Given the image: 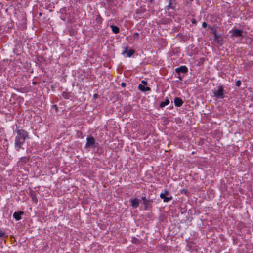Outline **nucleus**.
Listing matches in <instances>:
<instances>
[{"mask_svg":"<svg viewBox=\"0 0 253 253\" xmlns=\"http://www.w3.org/2000/svg\"><path fill=\"white\" fill-rule=\"evenodd\" d=\"M169 103V101L168 99H166L165 101H163L160 103V107L162 108L165 106L168 105Z\"/></svg>","mask_w":253,"mask_h":253,"instance_id":"13","label":"nucleus"},{"mask_svg":"<svg viewBox=\"0 0 253 253\" xmlns=\"http://www.w3.org/2000/svg\"><path fill=\"white\" fill-rule=\"evenodd\" d=\"M207 26V24L206 22H203L202 23V27L204 28H206Z\"/></svg>","mask_w":253,"mask_h":253,"instance_id":"24","label":"nucleus"},{"mask_svg":"<svg viewBox=\"0 0 253 253\" xmlns=\"http://www.w3.org/2000/svg\"><path fill=\"white\" fill-rule=\"evenodd\" d=\"M140 200L137 198L132 199L130 200V202L133 208H136L138 207L139 205Z\"/></svg>","mask_w":253,"mask_h":253,"instance_id":"5","label":"nucleus"},{"mask_svg":"<svg viewBox=\"0 0 253 253\" xmlns=\"http://www.w3.org/2000/svg\"><path fill=\"white\" fill-rule=\"evenodd\" d=\"M24 214L23 211L15 212L13 213V217L16 220L18 221L21 219V215Z\"/></svg>","mask_w":253,"mask_h":253,"instance_id":"9","label":"nucleus"},{"mask_svg":"<svg viewBox=\"0 0 253 253\" xmlns=\"http://www.w3.org/2000/svg\"><path fill=\"white\" fill-rule=\"evenodd\" d=\"M128 47L126 46L125 47V50L123 52V54L125 53L126 52H127V56L128 57H131L134 53H135V50L132 49H129L128 51H127Z\"/></svg>","mask_w":253,"mask_h":253,"instance_id":"8","label":"nucleus"},{"mask_svg":"<svg viewBox=\"0 0 253 253\" xmlns=\"http://www.w3.org/2000/svg\"><path fill=\"white\" fill-rule=\"evenodd\" d=\"M178 78H179V79L180 80H182V78H181V77L179 76V77H178Z\"/></svg>","mask_w":253,"mask_h":253,"instance_id":"32","label":"nucleus"},{"mask_svg":"<svg viewBox=\"0 0 253 253\" xmlns=\"http://www.w3.org/2000/svg\"><path fill=\"white\" fill-rule=\"evenodd\" d=\"M225 90L223 87L221 85H219L217 87V89L215 90L213 93L214 96L217 98L223 99L224 98V94Z\"/></svg>","mask_w":253,"mask_h":253,"instance_id":"2","label":"nucleus"},{"mask_svg":"<svg viewBox=\"0 0 253 253\" xmlns=\"http://www.w3.org/2000/svg\"><path fill=\"white\" fill-rule=\"evenodd\" d=\"M31 199H32V200L35 202V203H37V201H38V199L36 197V194L34 193V192H32L31 193Z\"/></svg>","mask_w":253,"mask_h":253,"instance_id":"14","label":"nucleus"},{"mask_svg":"<svg viewBox=\"0 0 253 253\" xmlns=\"http://www.w3.org/2000/svg\"><path fill=\"white\" fill-rule=\"evenodd\" d=\"M160 197L161 199H163L164 202H168L172 199V197H167L163 193H161L160 195Z\"/></svg>","mask_w":253,"mask_h":253,"instance_id":"10","label":"nucleus"},{"mask_svg":"<svg viewBox=\"0 0 253 253\" xmlns=\"http://www.w3.org/2000/svg\"><path fill=\"white\" fill-rule=\"evenodd\" d=\"M97 96H98V95H97V94H95L94 95V98H96V97H97Z\"/></svg>","mask_w":253,"mask_h":253,"instance_id":"31","label":"nucleus"},{"mask_svg":"<svg viewBox=\"0 0 253 253\" xmlns=\"http://www.w3.org/2000/svg\"><path fill=\"white\" fill-rule=\"evenodd\" d=\"M191 22H192V23H193V24H196V22H196V20L195 19H194V18L192 19V20H191Z\"/></svg>","mask_w":253,"mask_h":253,"instance_id":"28","label":"nucleus"},{"mask_svg":"<svg viewBox=\"0 0 253 253\" xmlns=\"http://www.w3.org/2000/svg\"><path fill=\"white\" fill-rule=\"evenodd\" d=\"M175 72L180 74L181 73H185L188 72L187 68L185 66H181L175 69Z\"/></svg>","mask_w":253,"mask_h":253,"instance_id":"6","label":"nucleus"},{"mask_svg":"<svg viewBox=\"0 0 253 253\" xmlns=\"http://www.w3.org/2000/svg\"><path fill=\"white\" fill-rule=\"evenodd\" d=\"M138 88L141 91H145V87L142 84L139 85Z\"/></svg>","mask_w":253,"mask_h":253,"instance_id":"19","label":"nucleus"},{"mask_svg":"<svg viewBox=\"0 0 253 253\" xmlns=\"http://www.w3.org/2000/svg\"><path fill=\"white\" fill-rule=\"evenodd\" d=\"M126 84L125 83H122L121 84V86H123V87H125L126 86Z\"/></svg>","mask_w":253,"mask_h":253,"instance_id":"30","label":"nucleus"},{"mask_svg":"<svg viewBox=\"0 0 253 253\" xmlns=\"http://www.w3.org/2000/svg\"><path fill=\"white\" fill-rule=\"evenodd\" d=\"M139 34L138 33H135L134 34H133V37L134 38H136L137 39H138V37H139Z\"/></svg>","mask_w":253,"mask_h":253,"instance_id":"22","label":"nucleus"},{"mask_svg":"<svg viewBox=\"0 0 253 253\" xmlns=\"http://www.w3.org/2000/svg\"><path fill=\"white\" fill-rule=\"evenodd\" d=\"M131 242L133 243L137 244V243H140V240L138 239H137V238H136L135 237H133L132 238Z\"/></svg>","mask_w":253,"mask_h":253,"instance_id":"17","label":"nucleus"},{"mask_svg":"<svg viewBox=\"0 0 253 253\" xmlns=\"http://www.w3.org/2000/svg\"><path fill=\"white\" fill-rule=\"evenodd\" d=\"M16 131L17 133V136L15 138V147L17 151H19L23 144L25 143L26 138H28V134L23 129H16Z\"/></svg>","mask_w":253,"mask_h":253,"instance_id":"1","label":"nucleus"},{"mask_svg":"<svg viewBox=\"0 0 253 253\" xmlns=\"http://www.w3.org/2000/svg\"><path fill=\"white\" fill-rule=\"evenodd\" d=\"M141 82L144 85H146L147 84V82L146 81L143 80Z\"/></svg>","mask_w":253,"mask_h":253,"instance_id":"27","label":"nucleus"},{"mask_svg":"<svg viewBox=\"0 0 253 253\" xmlns=\"http://www.w3.org/2000/svg\"><path fill=\"white\" fill-rule=\"evenodd\" d=\"M142 199L143 200V201H144V203L146 201H147V200H148V199H146V197H143L142 198Z\"/></svg>","mask_w":253,"mask_h":253,"instance_id":"29","label":"nucleus"},{"mask_svg":"<svg viewBox=\"0 0 253 253\" xmlns=\"http://www.w3.org/2000/svg\"><path fill=\"white\" fill-rule=\"evenodd\" d=\"M174 104L177 107H180L183 103L182 100L179 97H175L174 99Z\"/></svg>","mask_w":253,"mask_h":253,"instance_id":"7","label":"nucleus"},{"mask_svg":"<svg viewBox=\"0 0 253 253\" xmlns=\"http://www.w3.org/2000/svg\"><path fill=\"white\" fill-rule=\"evenodd\" d=\"M62 96L65 99H69V97H70V93L66 92H63L62 93Z\"/></svg>","mask_w":253,"mask_h":253,"instance_id":"16","label":"nucleus"},{"mask_svg":"<svg viewBox=\"0 0 253 253\" xmlns=\"http://www.w3.org/2000/svg\"><path fill=\"white\" fill-rule=\"evenodd\" d=\"M153 202V200L151 199H148L147 201L144 203L146 208H147L149 206H150L152 203Z\"/></svg>","mask_w":253,"mask_h":253,"instance_id":"15","label":"nucleus"},{"mask_svg":"<svg viewBox=\"0 0 253 253\" xmlns=\"http://www.w3.org/2000/svg\"><path fill=\"white\" fill-rule=\"evenodd\" d=\"M53 107L55 109V110H56V112L58 111V107H57V106L56 105H53Z\"/></svg>","mask_w":253,"mask_h":253,"instance_id":"25","label":"nucleus"},{"mask_svg":"<svg viewBox=\"0 0 253 253\" xmlns=\"http://www.w3.org/2000/svg\"><path fill=\"white\" fill-rule=\"evenodd\" d=\"M133 253V252H129V253Z\"/></svg>","mask_w":253,"mask_h":253,"instance_id":"33","label":"nucleus"},{"mask_svg":"<svg viewBox=\"0 0 253 253\" xmlns=\"http://www.w3.org/2000/svg\"><path fill=\"white\" fill-rule=\"evenodd\" d=\"M243 31L240 29H235L232 32V36L235 37H243Z\"/></svg>","mask_w":253,"mask_h":253,"instance_id":"4","label":"nucleus"},{"mask_svg":"<svg viewBox=\"0 0 253 253\" xmlns=\"http://www.w3.org/2000/svg\"><path fill=\"white\" fill-rule=\"evenodd\" d=\"M29 161V158L28 157H23L20 159V162L22 164H26Z\"/></svg>","mask_w":253,"mask_h":253,"instance_id":"12","label":"nucleus"},{"mask_svg":"<svg viewBox=\"0 0 253 253\" xmlns=\"http://www.w3.org/2000/svg\"><path fill=\"white\" fill-rule=\"evenodd\" d=\"M95 144V140L94 137L92 136L88 137L87 138V141L85 144L86 148L95 147V146L94 145Z\"/></svg>","mask_w":253,"mask_h":253,"instance_id":"3","label":"nucleus"},{"mask_svg":"<svg viewBox=\"0 0 253 253\" xmlns=\"http://www.w3.org/2000/svg\"><path fill=\"white\" fill-rule=\"evenodd\" d=\"M241 85V82L240 80H238L236 82V85L237 86L239 87V86H240Z\"/></svg>","mask_w":253,"mask_h":253,"instance_id":"21","label":"nucleus"},{"mask_svg":"<svg viewBox=\"0 0 253 253\" xmlns=\"http://www.w3.org/2000/svg\"><path fill=\"white\" fill-rule=\"evenodd\" d=\"M110 27H111L112 31L115 34H118V33H119L120 29L118 27L115 26V25H111Z\"/></svg>","mask_w":253,"mask_h":253,"instance_id":"11","label":"nucleus"},{"mask_svg":"<svg viewBox=\"0 0 253 253\" xmlns=\"http://www.w3.org/2000/svg\"><path fill=\"white\" fill-rule=\"evenodd\" d=\"M5 236V233L4 232L0 230V237H4Z\"/></svg>","mask_w":253,"mask_h":253,"instance_id":"20","label":"nucleus"},{"mask_svg":"<svg viewBox=\"0 0 253 253\" xmlns=\"http://www.w3.org/2000/svg\"><path fill=\"white\" fill-rule=\"evenodd\" d=\"M151 90V88L149 87H145V91H149Z\"/></svg>","mask_w":253,"mask_h":253,"instance_id":"26","label":"nucleus"},{"mask_svg":"<svg viewBox=\"0 0 253 253\" xmlns=\"http://www.w3.org/2000/svg\"><path fill=\"white\" fill-rule=\"evenodd\" d=\"M213 34H214V36L215 40H217V41L218 42H219V37H218V36L216 34V30H214Z\"/></svg>","mask_w":253,"mask_h":253,"instance_id":"18","label":"nucleus"},{"mask_svg":"<svg viewBox=\"0 0 253 253\" xmlns=\"http://www.w3.org/2000/svg\"><path fill=\"white\" fill-rule=\"evenodd\" d=\"M163 194H164L165 196H167V195H169V191H168L167 190H165L164 192L163 193Z\"/></svg>","mask_w":253,"mask_h":253,"instance_id":"23","label":"nucleus"}]
</instances>
